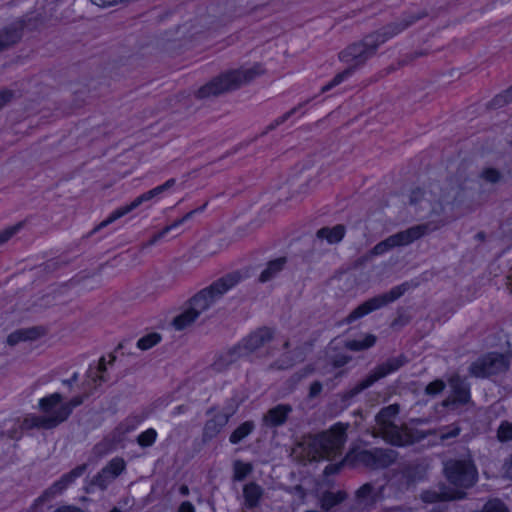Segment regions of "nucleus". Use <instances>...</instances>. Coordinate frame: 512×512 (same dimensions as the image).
<instances>
[{"label": "nucleus", "instance_id": "412c9836", "mask_svg": "<svg viewBox=\"0 0 512 512\" xmlns=\"http://www.w3.org/2000/svg\"><path fill=\"white\" fill-rule=\"evenodd\" d=\"M463 202V192L459 189L451 188L450 191L443 194L438 203L435 204L431 212L435 215H440L444 212L445 206H457Z\"/></svg>", "mask_w": 512, "mask_h": 512}, {"label": "nucleus", "instance_id": "79ce46f5", "mask_svg": "<svg viewBox=\"0 0 512 512\" xmlns=\"http://www.w3.org/2000/svg\"><path fill=\"white\" fill-rule=\"evenodd\" d=\"M22 227L23 222H19L13 226L0 230V245H3L9 239H11L16 233H18L22 229Z\"/></svg>", "mask_w": 512, "mask_h": 512}, {"label": "nucleus", "instance_id": "f704fd0d", "mask_svg": "<svg viewBox=\"0 0 512 512\" xmlns=\"http://www.w3.org/2000/svg\"><path fill=\"white\" fill-rule=\"evenodd\" d=\"M162 337L159 333H150V334H147L143 337H141L138 341H137V347L140 349V350H143V351H146V350H149L150 348L156 346L160 341H161Z\"/></svg>", "mask_w": 512, "mask_h": 512}, {"label": "nucleus", "instance_id": "f3484780", "mask_svg": "<svg viewBox=\"0 0 512 512\" xmlns=\"http://www.w3.org/2000/svg\"><path fill=\"white\" fill-rule=\"evenodd\" d=\"M449 384L452 389V395L444 402V405H449L450 403L464 405L470 401V388L464 379L459 375H454L449 379Z\"/></svg>", "mask_w": 512, "mask_h": 512}, {"label": "nucleus", "instance_id": "f257e3e1", "mask_svg": "<svg viewBox=\"0 0 512 512\" xmlns=\"http://www.w3.org/2000/svg\"><path fill=\"white\" fill-rule=\"evenodd\" d=\"M426 13L423 11L407 12L403 16L391 22L382 28L366 35L361 41L352 43L340 52L339 58L349 66L342 72L336 74L334 78L321 88V93H325L348 79L353 73L373 57L378 48L389 39L398 35L420 19L424 18Z\"/></svg>", "mask_w": 512, "mask_h": 512}, {"label": "nucleus", "instance_id": "6e6552de", "mask_svg": "<svg viewBox=\"0 0 512 512\" xmlns=\"http://www.w3.org/2000/svg\"><path fill=\"white\" fill-rule=\"evenodd\" d=\"M399 411L398 404L383 407L375 417L376 426L374 429L377 435H380L385 441L402 446L407 442V437L402 428L395 423Z\"/></svg>", "mask_w": 512, "mask_h": 512}, {"label": "nucleus", "instance_id": "473e14b6", "mask_svg": "<svg viewBox=\"0 0 512 512\" xmlns=\"http://www.w3.org/2000/svg\"><path fill=\"white\" fill-rule=\"evenodd\" d=\"M355 497L360 504H374L376 502L374 486L371 483L363 484L355 492Z\"/></svg>", "mask_w": 512, "mask_h": 512}, {"label": "nucleus", "instance_id": "e433bc0d", "mask_svg": "<svg viewBox=\"0 0 512 512\" xmlns=\"http://www.w3.org/2000/svg\"><path fill=\"white\" fill-rule=\"evenodd\" d=\"M479 177L487 183L496 184L502 180L503 175L499 170L487 167L480 172Z\"/></svg>", "mask_w": 512, "mask_h": 512}, {"label": "nucleus", "instance_id": "052dcab7", "mask_svg": "<svg viewBox=\"0 0 512 512\" xmlns=\"http://www.w3.org/2000/svg\"><path fill=\"white\" fill-rule=\"evenodd\" d=\"M188 410V407L186 405H179L177 407H175L172 411V415L173 416H177V415H180L182 413H185L186 411Z\"/></svg>", "mask_w": 512, "mask_h": 512}, {"label": "nucleus", "instance_id": "c85d7f7f", "mask_svg": "<svg viewBox=\"0 0 512 512\" xmlns=\"http://www.w3.org/2000/svg\"><path fill=\"white\" fill-rule=\"evenodd\" d=\"M63 397L60 393H53L39 400V408L44 416L53 415L57 412L60 405L63 404Z\"/></svg>", "mask_w": 512, "mask_h": 512}, {"label": "nucleus", "instance_id": "a211bd4d", "mask_svg": "<svg viewBox=\"0 0 512 512\" xmlns=\"http://www.w3.org/2000/svg\"><path fill=\"white\" fill-rule=\"evenodd\" d=\"M292 411L293 408L290 404H278L264 414L263 424L267 427L282 426Z\"/></svg>", "mask_w": 512, "mask_h": 512}, {"label": "nucleus", "instance_id": "69168bd1", "mask_svg": "<svg viewBox=\"0 0 512 512\" xmlns=\"http://www.w3.org/2000/svg\"><path fill=\"white\" fill-rule=\"evenodd\" d=\"M506 474L512 478V457L509 462L506 464Z\"/></svg>", "mask_w": 512, "mask_h": 512}, {"label": "nucleus", "instance_id": "864d4df0", "mask_svg": "<svg viewBox=\"0 0 512 512\" xmlns=\"http://www.w3.org/2000/svg\"><path fill=\"white\" fill-rule=\"evenodd\" d=\"M293 365V362L291 360H284V359H279L275 362H273L272 364H270L269 366V369L273 370V369H286V368H289Z\"/></svg>", "mask_w": 512, "mask_h": 512}, {"label": "nucleus", "instance_id": "bb28decb", "mask_svg": "<svg viewBox=\"0 0 512 512\" xmlns=\"http://www.w3.org/2000/svg\"><path fill=\"white\" fill-rule=\"evenodd\" d=\"M347 493L345 491H325L320 498L321 508L325 512H329L335 506L341 504L347 499Z\"/></svg>", "mask_w": 512, "mask_h": 512}, {"label": "nucleus", "instance_id": "9b49d317", "mask_svg": "<svg viewBox=\"0 0 512 512\" xmlns=\"http://www.w3.org/2000/svg\"><path fill=\"white\" fill-rule=\"evenodd\" d=\"M408 287L409 286L407 283H403L393 287L390 291L384 294L377 295L364 301L355 309H353L343 320V322L346 324H351L354 321L372 313L373 311H376L386 306L387 304L394 302L408 290Z\"/></svg>", "mask_w": 512, "mask_h": 512}, {"label": "nucleus", "instance_id": "f03ea898", "mask_svg": "<svg viewBox=\"0 0 512 512\" xmlns=\"http://www.w3.org/2000/svg\"><path fill=\"white\" fill-rule=\"evenodd\" d=\"M347 427L337 423L320 434L304 437L293 449V455L300 461L330 460L340 455L347 440Z\"/></svg>", "mask_w": 512, "mask_h": 512}, {"label": "nucleus", "instance_id": "e2e57ef3", "mask_svg": "<svg viewBox=\"0 0 512 512\" xmlns=\"http://www.w3.org/2000/svg\"><path fill=\"white\" fill-rule=\"evenodd\" d=\"M106 370L105 358L101 357L98 363V371L103 373Z\"/></svg>", "mask_w": 512, "mask_h": 512}, {"label": "nucleus", "instance_id": "0eeeda50", "mask_svg": "<svg viewBox=\"0 0 512 512\" xmlns=\"http://www.w3.org/2000/svg\"><path fill=\"white\" fill-rule=\"evenodd\" d=\"M438 228L439 225H435L430 222L409 227L408 229L390 235L386 239L377 243L369 251V255L371 257L380 256L395 247L407 246Z\"/></svg>", "mask_w": 512, "mask_h": 512}, {"label": "nucleus", "instance_id": "bf43d9fd", "mask_svg": "<svg viewBox=\"0 0 512 512\" xmlns=\"http://www.w3.org/2000/svg\"><path fill=\"white\" fill-rule=\"evenodd\" d=\"M411 509L404 506H393L382 510L381 512H410Z\"/></svg>", "mask_w": 512, "mask_h": 512}, {"label": "nucleus", "instance_id": "39448f33", "mask_svg": "<svg viewBox=\"0 0 512 512\" xmlns=\"http://www.w3.org/2000/svg\"><path fill=\"white\" fill-rule=\"evenodd\" d=\"M241 280L239 272L229 273L195 294L188 305L201 315Z\"/></svg>", "mask_w": 512, "mask_h": 512}, {"label": "nucleus", "instance_id": "2eb2a0df", "mask_svg": "<svg viewBox=\"0 0 512 512\" xmlns=\"http://www.w3.org/2000/svg\"><path fill=\"white\" fill-rule=\"evenodd\" d=\"M466 497V492L461 490H452L451 487L441 485L438 489L424 490L420 494V499L425 503H437L443 501L461 500Z\"/></svg>", "mask_w": 512, "mask_h": 512}, {"label": "nucleus", "instance_id": "ea45409f", "mask_svg": "<svg viewBox=\"0 0 512 512\" xmlns=\"http://www.w3.org/2000/svg\"><path fill=\"white\" fill-rule=\"evenodd\" d=\"M461 432V428L457 424H451L439 429V438L444 441L457 437Z\"/></svg>", "mask_w": 512, "mask_h": 512}, {"label": "nucleus", "instance_id": "393cba45", "mask_svg": "<svg viewBox=\"0 0 512 512\" xmlns=\"http://www.w3.org/2000/svg\"><path fill=\"white\" fill-rule=\"evenodd\" d=\"M346 232V228L342 224L335 225L334 227H323L319 229L316 236L319 239H325L329 244L339 243Z\"/></svg>", "mask_w": 512, "mask_h": 512}, {"label": "nucleus", "instance_id": "5701e85b", "mask_svg": "<svg viewBox=\"0 0 512 512\" xmlns=\"http://www.w3.org/2000/svg\"><path fill=\"white\" fill-rule=\"evenodd\" d=\"M286 264L287 258L284 256L269 261L261 272L259 281L265 283L272 280L285 268Z\"/></svg>", "mask_w": 512, "mask_h": 512}, {"label": "nucleus", "instance_id": "37998d69", "mask_svg": "<svg viewBox=\"0 0 512 512\" xmlns=\"http://www.w3.org/2000/svg\"><path fill=\"white\" fill-rule=\"evenodd\" d=\"M481 512H509L506 505L499 499L489 500Z\"/></svg>", "mask_w": 512, "mask_h": 512}, {"label": "nucleus", "instance_id": "c03bdc74", "mask_svg": "<svg viewBox=\"0 0 512 512\" xmlns=\"http://www.w3.org/2000/svg\"><path fill=\"white\" fill-rule=\"evenodd\" d=\"M497 438L501 442L512 440V423L503 422L497 430Z\"/></svg>", "mask_w": 512, "mask_h": 512}, {"label": "nucleus", "instance_id": "3c124183", "mask_svg": "<svg viewBox=\"0 0 512 512\" xmlns=\"http://www.w3.org/2000/svg\"><path fill=\"white\" fill-rule=\"evenodd\" d=\"M344 462H348L346 460V457L341 462L331 463V464L327 465L324 469V475L330 476V475L339 473L344 465Z\"/></svg>", "mask_w": 512, "mask_h": 512}, {"label": "nucleus", "instance_id": "6ab92c4d", "mask_svg": "<svg viewBox=\"0 0 512 512\" xmlns=\"http://www.w3.org/2000/svg\"><path fill=\"white\" fill-rule=\"evenodd\" d=\"M60 424L61 423L58 420L56 413L53 415H49V416H44V414L40 415V416L31 415L24 419L23 428H25V429L37 428V429L49 430V429H53V428L57 427Z\"/></svg>", "mask_w": 512, "mask_h": 512}, {"label": "nucleus", "instance_id": "dca6fc26", "mask_svg": "<svg viewBox=\"0 0 512 512\" xmlns=\"http://www.w3.org/2000/svg\"><path fill=\"white\" fill-rule=\"evenodd\" d=\"M150 195L147 194V192L139 195L136 197L131 203L126 204L124 206L119 207L115 211H113L107 219L103 220L100 224H98L91 233H96L97 231L101 230L102 228L108 226L109 224L113 223L117 219L125 216L126 214L130 213L134 209L138 208L140 205H142L145 202L150 201Z\"/></svg>", "mask_w": 512, "mask_h": 512}, {"label": "nucleus", "instance_id": "423d86ee", "mask_svg": "<svg viewBox=\"0 0 512 512\" xmlns=\"http://www.w3.org/2000/svg\"><path fill=\"white\" fill-rule=\"evenodd\" d=\"M408 362L407 357L404 354H400L396 357L388 358L385 362L377 365L372 369L365 378L355 384L353 387L345 390L341 394L343 401H350L362 391L368 389L374 385L377 381L385 378L386 376L398 371Z\"/></svg>", "mask_w": 512, "mask_h": 512}, {"label": "nucleus", "instance_id": "20e7f679", "mask_svg": "<svg viewBox=\"0 0 512 512\" xmlns=\"http://www.w3.org/2000/svg\"><path fill=\"white\" fill-rule=\"evenodd\" d=\"M443 473L452 490L465 492L478 481V470L470 454L445 460Z\"/></svg>", "mask_w": 512, "mask_h": 512}, {"label": "nucleus", "instance_id": "a878e982", "mask_svg": "<svg viewBox=\"0 0 512 512\" xmlns=\"http://www.w3.org/2000/svg\"><path fill=\"white\" fill-rule=\"evenodd\" d=\"M22 38V31L16 26L0 30V52L16 44Z\"/></svg>", "mask_w": 512, "mask_h": 512}, {"label": "nucleus", "instance_id": "a19ab883", "mask_svg": "<svg viewBox=\"0 0 512 512\" xmlns=\"http://www.w3.org/2000/svg\"><path fill=\"white\" fill-rule=\"evenodd\" d=\"M110 473L105 467L94 477L93 484L100 487L101 489H105L108 484H110L114 478L110 477Z\"/></svg>", "mask_w": 512, "mask_h": 512}, {"label": "nucleus", "instance_id": "aec40b11", "mask_svg": "<svg viewBox=\"0 0 512 512\" xmlns=\"http://www.w3.org/2000/svg\"><path fill=\"white\" fill-rule=\"evenodd\" d=\"M230 415L228 413H217L213 418L209 419L203 429V439L211 440L216 437L220 431L226 426Z\"/></svg>", "mask_w": 512, "mask_h": 512}, {"label": "nucleus", "instance_id": "ddd939ff", "mask_svg": "<svg viewBox=\"0 0 512 512\" xmlns=\"http://www.w3.org/2000/svg\"><path fill=\"white\" fill-rule=\"evenodd\" d=\"M86 469L87 465L82 464L62 475L59 480L55 481L51 486L45 489L38 498L35 499L33 508L37 509L39 506H42L61 495L77 478L83 475Z\"/></svg>", "mask_w": 512, "mask_h": 512}, {"label": "nucleus", "instance_id": "2f4dec72", "mask_svg": "<svg viewBox=\"0 0 512 512\" xmlns=\"http://www.w3.org/2000/svg\"><path fill=\"white\" fill-rule=\"evenodd\" d=\"M83 403L82 396L73 397L69 402L63 403L57 409L56 415L60 423H63L71 415L74 408L80 406Z\"/></svg>", "mask_w": 512, "mask_h": 512}, {"label": "nucleus", "instance_id": "13d9d810", "mask_svg": "<svg viewBox=\"0 0 512 512\" xmlns=\"http://www.w3.org/2000/svg\"><path fill=\"white\" fill-rule=\"evenodd\" d=\"M178 512H195V508L191 502L185 501L180 504Z\"/></svg>", "mask_w": 512, "mask_h": 512}, {"label": "nucleus", "instance_id": "c756f323", "mask_svg": "<svg viewBox=\"0 0 512 512\" xmlns=\"http://www.w3.org/2000/svg\"><path fill=\"white\" fill-rule=\"evenodd\" d=\"M377 338L373 334H366L361 339L347 340L345 347L351 351H364L375 345Z\"/></svg>", "mask_w": 512, "mask_h": 512}, {"label": "nucleus", "instance_id": "7ed1b4c3", "mask_svg": "<svg viewBox=\"0 0 512 512\" xmlns=\"http://www.w3.org/2000/svg\"><path fill=\"white\" fill-rule=\"evenodd\" d=\"M264 72L262 65L259 63L249 68L241 67L224 71L202 85L195 92V97L199 100L218 97L239 89L242 85L248 84L256 77L264 74Z\"/></svg>", "mask_w": 512, "mask_h": 512}, {"label": "nucleus", "instance_id": "4468645a", "mask_svg": "<svg viewBox=\"0 0 512 512\" xmlns=\"http://www.w3.org/2000/svg\"><path fill=\"white\" fill-rule=\"evenodd\" d=\"M394 476L399 489L406 490L424 479V470L416 463H407L401 465L395 471Z\"/></svg>", "mask_w": 512, "mask_h": 512}, {"label": "nucleus", "instance_id": "4d7b16f0", "mask_svg": "<svg viewBox=\"0 0 512 512\" xmlns=\"http://www.w3.org/2000/svg\"><path fill=\"white\" fill-rule=\"evenodd\" d=\"M424 196V192L421 189H415L411 192L410 196V203L411 204H418L421 202L422 198Z\"/></svg>", "mask_w": 512, "mask_h": 512}, {"label": "nucleus", "instance_id": "de8ad7c7", "mask_svg": "<svg viewBox=\"0 0 512 512\" xmlns=\"http://www.w3.org/2000/svg\"><path fill=\"white\" fill-rule=\"evenodd\" d=\"M296 111V108L291 109L290 111L286 112L282 116L275 119L271 124H269L266 129L262 132V135L267 134L269 131L274 130L279 125L283 124L285 121H287Z\"/></svg>", "mask_w": 512, "mask_h": 512}, {"label": "nucleus", "instance_id": "338daca9", "mask_svg": "<svg viewBox=\"0 0 512 512\" xmlns=\"http://www.w3.org/2000/svg\"><path fill=\"white\" fill-rule=\"evenodd\" d=\"M179 492H180L181 495L187 496V495H189L190 491H189V488H188L187 485H181L180 488H179Z\"/></svg>", "mask_w": 512, "mask_h": 512}, {"label": "nucleus", "instance_id": "5fc2aeb1", "mask_svg": "<svg viewBox=\"0 0 512 512\" xmlns=\"http://www.w3.org/2000/svg\"><path fill=\"white\" fill-rule=\"evenodd\" d=\"M54 512H85V511L78 506L65 504V505H61V506L57 507L54 510Z\"/></svg>", "mask_w": 512, "mask_h": 512}, {"label": "nucleus", "instance_id": "6e6d98bb", "mask_svg": "<svg viewBox=\"0 0 512 512\" xmlns=\"http://www.w3.org/2000/svg\"><path fill=\"white\" fill-rule=\"evenodd\" d=\"M13 97V92L9 90H4L0 92V109L4 107L7 103L11 101Z\"/></svg>", "mask_w": 512, "mask_h": 512}, {"label": "nucleus", "instance_id": "a18cd8bd", "mask_svg": "<svg viewBox=\"0 0 512 512\" xmlns=\"http://www.w3.org/2000/svg\"><path fill=\"white\" fill-rule=\"evenodd\" d=\"M175 182H176V180L174 178H171V179L167 180L164 184L159 185V186L147 191V194L150 195L149 197L152 200L155 197H158L159 195H161L163 192L170 189L171 187H173L175 185Z\"/></svg>", "mask_w": 512, "mask_h": 512}, {"label": "nucleus", "instance_id": "49530a36", "mask_svg": "<svg viewBox=\"0 0 512 512\" xmlns=\"http://www.w3.org/2000/svg\"><path fill=\"white\" fill-rule=\"evenodd\" d=\"M445 386L446 385L443 380L436 379L426 386L425 393L430 396H435L441 393L445 389Z\"/></svg>", "mask_w": 512, "mask_h": 512}, {"label": "nucleus", "instance_id": "72a5a7b5", "mask_svg": "<svg viewBox=\"0 0 512 512\" xmlns=\"http://www.w3.org/2000/svg\"><path fill=\"white\" fill-rule=\"evenodd\" d=\"M255 424L253 421H246L237 427L229 437L232 444H238L253 432Z\"/></svg>", "mask_w": 512, "mask_h": 512}, {"label": "nucleus", "instance_id": "680f3d73", "mask_svg": "<svg viewBox=\"0 0 512 512\" xmlns=\"http://www.w3.org/2000/svg\"><path fill=\"white\" fill-rule=\"evenodd\" d=\"M78 380V373H74L70 379L63 380V384L71 387Z\"/></svg>", "mask_w": 512, "mask_h": 512}, {"label": "nucleus", "instance_id": "58836bf2", "mask_svg": "<svg viewBox=\"0 0 512 512\" xmlns=\"http://www.w3.org/2000/svg\"><path fill=\"white\" fill-rule=\"evenodd\" d=\"M105 469L109 471L110 477L115 479L125 469V462L123 459L114 458L105 466Z\"/></svg>", "mask_w": 512, "mask_h": 512}, {"label": "nucleus", "instance_id": "c9c22d12", "mask_svg": "<svg viewBox=\"0 0 512 512\" xmlns=\"http://www.w3.org/2000/svg\"><path fill=\"white\" fill-rule=\"evenodd\" d=\"M234 475L233 478L236 481H242L246 478V476L251 473L252 465L249 463H244L240 460H236L233 465Z\"/></svg>", "mask_w": 512, "mask_h": 512}, {"label": "nucleus", "instance_id": "4be33fe9", "mask_svg": "<svg viewBox=\"0 0 512 512\" xmlns=\"http://www.w3.org/2000/svg\"><path fill=\"white\" fill-rule=\"evenodd\" d=\"M206 206H207V202L204 203L198 209H194V210L186 213L182 218L175 220L172 224L167 225L160 232H158L155 235H153V237L147 242L146 245L147 246L154 245L157 241L162 239L168 232H170L171 230L179 227L180 225H182L186 221L190 220L196 213L203 211L206 208Z\"/></svg>", "mask_w": 512, "mask_h": 512}, {"label": "nucleus", "instance_id": "09e8293b", "mask_svg": "<svg viewBox=\"0 0 512 512\" xmlns=\"http://www.w3.org/2000/svg\"><path fill=\"white\" fill-rule=\"evenodd\" d=\"M352 357L346 354H337L331 359V364L334 368H340L348 364Z\"/></svg>", "mask_w": 512, "mask_h": 512}, {"label": "nucleus", "instance_id": "603ef678", "mask_svg": "<svg viewBox=\"0 0 512 512\" xmlns=\"http://www.w3.org/2000/svg\"><path fill=\"white\" fill-rule=\"evenodd\" d=\"M322 383L320 381H314L311 383L310 385V388H309V398H315L317 397L321 391H322Z\"/></svg>", "mask_w": 512, "mask_h": 512}, {"label": "nucleus", "instance_id": "b1692460", "mask_svg": "<svg viewBox=\"0 0 512 512\" xmlns=\"http://www.w3.org/2000/svg\"><path fill=\"white\" fill-rule=\"evenodd\" d=\"M41 334L42 332L37 327L19 329L8 335L7 344L10 346H15L22 341L35 340L40 337Z\"/></svg>", "mask_w": 512, "mask_h": 512}, {"label": "nucleus", "instance_id": "8fccbe9b", "mask_svg": "<svg viewBox=\"0 0 512 512\" xmlns=\"http://www.w3.org/2000/svg\"><path fill=\"white\" fill-rule=\"evenodd\" d=\"M495 105L502 106L509 102H512V86L507 89L504 93L498 95L494 99Z\"/></svg>", "mask_w": 512, "mask_h": 512}, {"label": "nucleus", "instance_id": "1a4fd4ad", "mask_svg": "<svg viewBox=\"0 0 512 512\" xmlns=\"http://www.w3.org/2000/svg\"><path fill=\"white\" fill-rule=\"evenodd\" d=\"M397 452L389 448L352 449L346 455V460L353 464H362L370 469H384L397 459Z\"/></svg>", "mask_w": 512, "mask_h": 512}, {"label": "nucleus", "instance_id": "774afa93", "mask_svg": "<svg viewBox=\"0 0 512 512\" xmlns=\"http://www.w3.org/2000/svg\"><path fill=\"white\" fill-rule=\"evenodd\" d=\"M97 380H99L100 382H104V381H106V379L104 378V376H103V375H99V376H97L96 378H94V381H97Z\"/></svg>", "mask_w": 512, "mask_h": 512}, {"label": "nucleus", "instance_id": "0e129e2a", "mask_svg": "<svg viewBox=\"0 0 512 512\" xmlns=\"http://www.w3.org/2000/svg\"><path fill=\"white\" fill-rule=\"evenodd\" d=\"M314 369L311 367V366H307L305 367L303 370H302V373L300 375V377H305L311 373H313Z\"/></svg>", "mask_w": 512, "mask_h": 512}, {"label": "nucleus", "instance_id": "9d476101", "mask_svg": "<svg viewBox=\"0 0 512 512\" xmlns=\"http://www.w3.org/2000/svg\"><path fill=\"white\" fill-rule=\"evenodd\" d=\"M511 360V354L491 352L474 361L469 367V373L477 378L502 374L509 370Z\"/></svg>", "mask_w": 512, "mask_h": 512}, {"label": "nucleus", "instance_id": "f8f14e48", "mask_svg": "<svg viewBox=\"0 0 512 512\" xmlns=\"http://www.w3.org/2000/svg\"><path fill=\"white\" fill-rule=\"evenodd\" d=\"M274 330L272 328L263 326L252 331L241 342L235 346L229 353V361H233V355L245 356L256 352L257 350L264 347L266 344L271 342L274 338Z\"/></svg>", "mask_w": 512, "mask_h": 512}, {"label": "nucleus", "instance_id": "4c0bfd02", "mask_svg": "<svg viewBox=\"0 0 512 512\" xmlns=\"http://www.w3.org/2000/svg\"><path fill=\"white\" fill-rule=\"evenodd\" d=\"M157 437V432L153 428H149L146 431L139 434L137 442L142 447H149L153 445Z\"/></svg>", "mask_w": 512, "mask_h": 512}, {"label": "nucleus", "instance_id": "cd10ccee", "mask_svg": "<svg viewBox=\"0 0 512 512\" xmlns=\"http://www.w3.org/2000/svg\"><path fill=\"white\" fill-rule=\"evenodd\" d=\"M264 490L261 486L254 482H250L244 486L243 495L245 504L248 508L256 507L262 498Z\"/></svg>", "mask_w": 512, "mask_h": 512}, {"label": "nucleus", "instance_id": "7c9ffc66", "mask_svg": "<svg viewBox=\"0 0 512 512\" xmlns=\"http://www.w3.org/2000/svg\"><path fill=\"white\" fill-rule=\"evenodd\" d=\"M189 305L188 308L173 319V326L176 330H183L190 326L199 317Z\"/></svg>", "mask_w": 512, "mask_h": 512}]
</instances>
